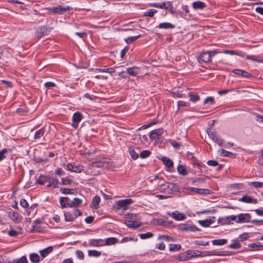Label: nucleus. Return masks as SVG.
<instances>
[{"mask_svg": "<svg viewBox=\"0 0 263 263\" xmlns=\"http://www.w3.org/2000/svg\"><path fill=\"white\" fill-rule=\"evenodd\" d=\"M159 190L160 192L168 195L179 191V188L175 184L167 182L161 184L159 187Z\"/></svg>", "mask_w": 263, "mask_h": 263, "instance_id": "obj_1", "label": "nucleus"}, {"mask_svg": "<svg viewBox=\"0 0 263 263\" xmlns=\"http://www.w3.org/2000/svg\"><path fill=\"white\" fill-rule=\"evenodd\" d=\"M72 8L67 6H61L59 5L57 7H52L47 8L48 11L51 12L54 14H62L65 13L66 12L72 10Z\"/></svg>", "mask_w": 263, "mask_h": 263, "instance_id": "obj_2", "label": "nucleus"}, {"mask_svg": "<svg viewBox=\"0 0 263 263\" xmlns=\"http://www.w3.org/2000/svg\"><path fill=\"white\" fill-rule=\"evenodd\" d=\"M178 229L181 231L196 232L198 231L199 229L195 226L189 223H182L179 225Z\"/></svg>", "mask_w": 263, "mask_h": 263, "instance_id": "obj_3", "label": "nucleus"}, {"mask_svg": "<svg viewBox=\"0 0 263 263\" xmlns=\"http://www.w3.org/2000/svg\"><path fill=\"white\" fill-rule=\"evenodd\" d=\"M50 32V30L47 27V26H42L39 27L36 30L35 34L36 37L40 39L43 36L47 35Z\"/></svg>", "mask_w": 263, "mask_h": 263, "instance_id": "obj_4", "label": "nucleus"}, {"mask_svg": "<svg viewBox=\"0 0 263 263\" xmlns=\"http://www.w3.org/2000/svg\"><path fill=\"white\" fill-rule=\"evenodd\" d=\"M151 6L161 9H164L171 10L173 8L172 3L169 1L164 2L162 3H153Z\"/></svg>", "mask_w": 263, "mask_h": 263, "instance_id": "obj_5", "label": "nucleus"}, {"mask_svg": "<svg viewBox=\"0 0 263 263\" xmlns=\"http://www.w3.org/2000/svg\"><path fill=\"white\" fill-rule=\"evenodd\" d=\"M133 202V200L129 198L119 200L117 203V209L126 210L127 209L128 205L132 204Z\"/></svg>", "mask_w": 263, "mask_h": 263, "instance_id": "obj_6", "label": "nucleus"}, {"mask_svg": "<svg viewBox=\"0 0 263 263\" xmlns=\"http://www.w3.org/2000/svg\"><path fill=\"white\" fill-rule=\"evenodd\" d=\"M237 218L236 223H245L250 222L251 217L249 213H241L237 216Z\"/></svg>", "mask_w": 263, "mask_h": 263, "instance_id": "obj_7", "label": "nucleus"}, {"mask_svg": "<svg viewBox=\"0 0 263 263\" xmlns=\"http://www.w3.org/2000/svg\"><path fill=\"white\" fill-rule=\"evenodd\" d=\"M163 132L164 130L162 128H158L152 130L149 133V138L152 140H158L160 139Z\"/></svg>", "mask_w": 263, "mask_h": 263, "instance_id": "obj_8", "label": "nucleus"}, {"mask_svg": "<svg viewBox=\"0 0 263 263\" xmlns=\"http://www.w3.org/2000/svg\"><path fill=\"white\" fill-rule=\"evenodd\" d=\"M82 119V115L79 112H76L73 114L72 116V126L75 128H77L78 126L79 122L81 121Z\"/></svg>", "mask_w": 263, "mask_h": 263, "instance_id": "obj_9", "label": "nucleus"}, {"mask_svg": "<svg viewBox=\"0 0 263 263\" xmlns=\"http://www.w3.org/2000/svg\"><path fill=\"white\" fill-rule=\"evenodd\" d=\"M104 239H92L88 241V245L92 247H101L105 246Z\"/></svg>", "mask_w": 263, "mask_h": 263, "instance_id": "obj_10", "label": "nucleus"}, {"mask_svg": "<svg viewBox=\"0 0 263 263\" xmlns=\"http://www.w3.org/2000/svg\"><path fill=\"white\" fill-rule=\"evenodd\" d=\"M232 72L243 78H251L253 77L251 74L242 69H235L232 70Z\"/></svg>", "mask_w": 263, "mask_h": 263, "instance_id": "obj_11", "label": "nucleus"}, {"mask_svg": "<svg viewBox=\"0 0 263 263\" xmlns=\"http://www.w3.org/2000/svg\"><path fill=\"white\" fill-rule=\"evenodd\" d=\"M211 54L209 52H203L200 54L198 60L200 63H208L211 60Z\"/></svg>", "mask_w": 263, "mask_h": 263, "instance_id": "obj_12", "label": "nucleus"}, {"mask_svg": "<svg viewBox=\"0 0 263 263\" xmlns=\"http://www.w3.org/2000/svg\"><path fill=\"white\" fill-rule=\"evenodd\" d=\"M238 201L240 202H242L247 203L256 204L258 203V200L257 199H254L252 198L251 196L247 195L242 196L241 198H239L238 199Z\"/></svg>", "mask_w": 263, "mask_h": 263, "instance_id": "obj_13", "label": "nucleus"}, {"mask_svg": "<svg viewBox=\"0 0 263 263\" xmlns=\"http://www.w3.org/2000/svg\"><path fill=\"white\" fill-rule=\"evenodd\" d=\"M191 258L190 250H187L184 252L180 253L177 257V259L180 261H186Z\"/></svg>", "mask_w": 263, "mask_h": 263, "instance_id": "obj_14", "label": "nucleus"}, {"mask_svg": "<svg viewBox=\"0 0 263 263\" xmlns=\"http://www.w3.org/2000/svg\"><path fill=\"white\" fill-rule=\"evenodd\" d=\"M128 152L130 154V156L134 160H136L139 157V153L140 152V149L138 147H129Z\"/></svg>", "mask_w": 263, "mask_h": 263, "instance_id": "obj_15", "label": "nucleus"}, {"mask_svg": "<svg viewBox=\"0 0 263 263\" xmlns=\"http://www.w3.org/2000/svg\"><path fill=\"white\" fill-rule=\"evenodd\" d=\"M193 8L195 10H203L206 7V4L201 1H196L192 4Z\"/></svg>", "mask_w": 263, "mask_h": 263, "instance_id": "obj_16", "label": "nucleus"}, {"mask_svg": "<svg viewBox=\"0 0 263 263\" xmlns=\"http://www.w3.org/2000/svg\"><path fill=\"white\" fill-rule=\"evenodd\" d=\"M172 217L178 221L183 220L185 219L186 216L183 213H179L178 211H176L172 213Z\"/></svg>", "mask_w": 263, "mask_h": 263, "instance_id": "obj_17", "label": "nucleus"}, {"mask_svg": "<svg viewBox=\"0 0 263 263\" xmlns=\"http://www.w3.org/2000/svg\"><path fill=\"white\" fill-rule=\"evenodd\" d=\"M224 52L225 53L230 54L231 55H237L241 57H245L246 55L245 52H243L242 51H240L228 50H225L224 51Z\"/></svg>", "mask_w": 263, "mask_h": 263, "instance_id": "obj_18", "label": "nucleus"}, {"mask_svg": "<svg viewBox=\"0 0 263 263\" xmlns=\"http://www.w3.org/2000/svg\"><path fill=\"white\" fill-rule=\"evenodd\" d=\"M69 198L68 197H62L60 199V203L62 209L68 207L69 204Z\"/></svg>", "mask_w": 263, "mask_h": 263, "instance_id": "obj_19", "label": "nucleus"}, {"mask_svg": "<svg viewBox=\"0 0 263 263\" xmlns=\"http://www.w3.org/2000/svg\"><path fill=\"white\" fill-rule=\"evenodd\" d=\"M59 184V180L55 178H51L48 180V183L47 185L48 187H53V188H57Z\"/></svg>", "mask_w": 263, "mask_h": 263, "instance_id": "obj_20", "label": "nucleus"}, {"mask_svg": "<svg viewBox=\"0 0 263 263\" xmlns=\"http://www.w3.org/2000/svg\"><path fill=\"white\" fill-rule=\"evenodd\" d=\"M82 201L81 199L78 198H74L72 201L69 202V204H68V207L70 208H77L80 204H81Z\"/></svg>", "mask_w": 263, "mask_h": 263, "instance_id": "obj_21", "label": "nucleus"}, {"mask_svg": "<svg viewBox=\"0 0 263 263\" xmlns=\"http://www.w3.org/2000/svg\"><path fill=\"white\" fill-rule=\"evenodd\" d=\"M140 69L137 67H133L127 69V72L130 76H135L139 72Z\"/></svg>", "mask_w": 263, "mask_h": 263, "instance_id": "obj_22", "label": "nucleus"}, {"mask_svg": "<svg viewBox=\"0 0 263 263\" xmlns=\"http://www.w3.org/2000/svg\"><path fill=\"white\" fill-rule=\"evenodd\" d=\"M60 192L63 194H72L74 195L77 193V191L74 189L61 188Z\"/></svg>", "mask_w": 263, "mask_h": 263, "instance_id": "obj_23", "label": "nucleus"}, {"mask_svg": "<svg viewBox=\"0 0 263 263\" xmlns=\"http://www.w3.org/2000/svg\"><path fill=\"white\" fill-rule=\"evenodd\" d=\"M118 241V239L116 237H109L106 239H104L105 246H109L115 245Z\"/></svg>", "mask_w": 263, "mask_h": 263, "instance_id": "obj_24", "label": "nucleus"}, {"mask_svg": "<svg viewBox=\"0 0 263 263\" xmlns=\"http://www.w3.org/2000/svg\"><path fill=\"white\" fill-rule=\"evenodd\" d=\"M158 28L160 29H173L175 25L170 23H162L159 24Z\"/></svg>", "mask_w": 263, "mask_h": 263, "instance_id": "obj_25", "label": "nucleus"}, {"mask_svg": "<svg viewBox=\"0 0 263 263\" xmlns=\"http://www.w3.org/2000/svg\"><path fill=\"white\" fill-rule=\"evenodd\" d=\"M52 247H48L42 250H41L40 252L43 258L47 256L50 252L52 251Z\"/></svg>", "mask_w": 263, "mask_h": 263, "instance_id": "obj_26", "label": "nucleus"}, {"mask_svg": "<svg viewBox=\"0 0 263 263\" xmlns=\"http://www.w3.org/2000/svg\"><path fill=\"white\" fill-rule=\"evenodd\" d=\"M249 247L253 249V250H263V244L260 242L253 243L250 244Z\"/></svg>", "mask_w": 263, "mask_h": 263, "instance_id": "obj_27", "label": "nucleus"}, {"mask_svg": "<svg viewBox=\"0 0 263 263\" xmlns=\"http://www.w3.org/2000/svg\"><path fill=\"white\" fill-rule=\"evenodd\" d=\"M177 171L179 174L185 176L187 174L185 167L182 165H179L177 166Z\"/></svg>", "mask_w": 263, "mask_h": 263, "instance_id": "obj_28", "label": "nucleus"}, {"mask_svg": "<svg viewBox=\"0 0 263 263\" xmlns=\"http://www.w3.org/2000/svg\"><path fill=\"white\" fill-rule=\"evenodd\" d=\"M162 161H163L164 164L166 166V167L168 168L172 167L173 165V161L167 157H163L162 158Z\"/></svg>", "mask_w": 263, "mask_h": 263, "instance_id": "obj_29", "label": "nucleus"}, {"mask_svg": "<svg viewBox=\"0 0 263 263\" xmlns=\"http://www.w3.org/2000/svg\"><path fill=\"white\" fill-rule=\"evenodd\" d=\"M30 260L34 263H38L40 261V256L37 253H32L30 254Z\"/></svg>", "mask_w": 263, "mask_h": 263, "instance_id": "obj_30", "label": "nucleus"}, {"mask_svg": "<svg viewBox=\"0 0 263 263\" xmlns=\"http://www.w3.org/2000/svg\"><path fill=\"white\" fill-rule=\"evenodd\" d=\"M100 198L99 196L96 195L95 196L92 200V205L96 209L99 208V204L100 202Z\"/></svg>", "mask_w": 263, "mask_h": 263, "instance_id": "obj_31", "label": "nucleus"}, {"mask_svg": "<svg viewBox=\"0 0 263 263\" xmlns=\"http://www.w3.org/2000/svg\"><path fill=\"white\" fill-rule=\"evenodd\" d=\"M88 255L89 256L98 257L101 255V252L95 250H88Z\"/></svg>", "mask_w": 263, "mask_h": 263, "instance_id": "obj_32", "label": "nucleus"}, {"mask_svg": "<svg viewBox=\"0 0 263 263\" xmlns=\"http://www.w3.org/2000/svg\"><path fill=\"white\" fill-rule=\"evenodd\" d=\"M212 223L213 221L211 219L199 221V224L203 227H208Z\"/></svg>", "mask_w": 263, "mask_h": 263, "instance_id": "obj_33", "label": "nucleus"}, {"mask_svg": "<svg viewBox=\"0 0 263 263\" xmlns=\"http://www.w3.org/2000/svg\"><path fill=\"white\" fill-rule=\"evenodd\" d=\"M181 246L180 244L171 243L169 245V250L170 251H178L181 250Z\"/></svg>", "mask_w": 263, "mask_h": 263, "instance_id": "obj_34", "label": "nucleus"}, {"mask_svg": "<svg viewBox=\"0 0 263 263\" xmlns=\"http://www.w3.org/2000/svg\"><path fill=\"white\" fill-rule=\"evenodd\" d=\"M64 217L66 221H73L75 219V217L73 216V214L70 212H65Z\"/></svg>", "mask_w": 263, "mask_h": 263, "instance_id": "obj_35", "label": "nucleus"}, {"mask_svg": "<svg viewBox=\"0 0 263 263\" xmlns=\"http://www.w3.org/2000/svg\"><path fill=\"white\" fill-rule=\"evenodd\" d=\"M45 130L44 128H42L35 132L34 136V139H37L42 137L44 134Z\"/></svg>", "mask_w": 263, "mask_h": 263, "instance_id": "obj_36", "label": "nucleus"}, {"mask_svg": "<svg viewBox=\"0 0 263 263\" xmlns=\"http://www.w3.org/2000/svg\"><path fill=\"white\" fill-rule=\"evenodd\" d=\"M227 242V240L225 239H215L212 241V243L214 245L221 246L223 245Z\"/></svg>", "mask_w": 263, "mask_h": 263, "instance_id": "obj_37", "label": "nucleus"}, {"mask_svg": "<svg viewBox=\"0 0 263 263\" xmlns=\"http://www.w3.org/2000/svg\"><path fill=\"white\" fill-rule=\"evenodd\" d=\"M140 37H141L140 34L137 35V36H135L128 37L127 38L125 39V41L127 44H131V43H133L134 42L136 41L137 39H138Z\"/></svg>", "mask_w": 263, "mask_h": 263, "instance_id": "obj_38", "label": "nucleus"}, {"mask_svg": "<svg viewBox=\"0 0 263 263\" xmlns=\"http://www.w3.org/2000/svg\"><path fill=\"white\" fill-rule=\"evenodd\" d=\"M221 156L223 157H227L230 158L235 157L234 154L233 153L226 151L224 149H221Z\"/></svg>", "mask_w": 263, "mask_h": 263, "instance_id": "obj_39", "label": "nucleus"}, {"mask_svg": "<svg viewBox=\"0 0 263 263\" xmlns=\"http://www.w3.org/2000/svg\"><path fill=\"white\" fill-rule=\"evenodd\" d=\"M207 133L209 137L213 140H214L217 137L216 133L211 128H209L207 129Z\"/></svg>", "mask_w": 263, "mask_h": 263, "instance_id": "obj_40", "label": "nucleus"}, {"mask_svg": "<svg viewBox=\"0 0 263 263\" xmlns=\"http://www.w3.org/2000/svg\"><path fill=\"white\" fill-rule=\"evenodd\" d=\"M153 236V234L151 232H147L146 233H142L139 234V237L142 239H145L152 237Z\"/></svg>", "mask_w": 263, "mask_h": 263, "instance_id": "obj_41", "label": "nucleus"}, {"mask_svg": "<svg viewBox=\"0 0 263 263\" xmlns=\"http://www.w3.org/2000/svg\"><path fill=\"white\" fill-rule=\"evenodd\" d=\"M97 70L99 72H108L110 74L115 72V69L114 68H104V69H97Z\"/></svg>", "mask_w": 263, "mask_h": 263, "instance_id": "obj_42", "label": "nucleus"}, {"mask_svg": "<svg viewBox=\"0 0 263 263\" xmlns=\"http://www.w3.org/2000/svg\"><path fill=\"white\" fill-rule=\"evenodd\" d=\"M151 152L147 150L143 151L140 153V156L141 158H146L151 155Z\"/></svg>", "mask_w": 263, "mask_h": 263, "instance_id": "obj_43", "label": "nucleus"}, {"mask_svg": "<svg viewBox=\"0 0 263 263\" xmlns=\"http://www.w3.org/2000/svg\"><path fill=\"white\" fill-rule=\"evenodd\" d=\"M157 12V10L155 9H151L148 10L147 11L144 12V16L152 17L154 14Z\"/></svg>", "mask_w": 263, "mask_h": 263, "instance_id": "obj_44", "label": "nucleus"}, {"mask_svg": "<svg viewBox=\"0 0 263 263\" xmlns=\"http://www.w3.org/2000/svg\"><path fill=\"white\" fill-rule=\"evenodd\" d=\"M190 253L191 258L201 256L202 254V252L197 250L193 251L190 250Z\"/></svg>", "mask_w": 263, "mask_h": 263, "instance_id": "obj_45", "label": "nucleus"}, {"mask_svg": "<svg viewBox=\"0 0 263 263\" xmlns=\"http://www.w3.org/2000/svg\"><path fill=\"white\" fill-rule=\"evenodd\" d=\"M189 97L190 98V100L193 102H196L198 101L200 99L199 96L196 94L190 93Z\"/></svg>", "mask_w": 263, "mask_h": 263, "instance_id": "obj_46", "label": "nucleus"}, {"mask_svg": "<svg viewBox=\"0 0 263 263\" xmlns=\"http://www.w3.org/2000/svg\"><path fill=\"white\" fill-rule=\"evenodd\" d=\"M140 224H138L137 222H135L133 221H128V223L127 224V226L129 228H137L140 227Z\"/></svg>", "mask_w": 263, "mask_h": 263, "instance_id": "obj_47", "label": "nucleus"}, {"mask_svg": "<svg viewBox=\"0 0 263 263\" xmlns=\"http://www.w3.org/2000/svg\"><path fill=\"white\" fill-rule=\"evenodd\" d=\"M204 253L205 254L204 256H211V255H221L222 254L219 253V252H217L216 251H206L204 252Z\"/></svg>", "mask_w": 263, "mask_h": 263, "instance_id": "obj_48", "label": "nucleus"}, {"mask_svg": "<svg viewBox=\"0 0 263 263\" xmlns=\"http://www.w3.org/2000/svg\"><path fill=\"white\" fill-rule=\"evenodd\" d=\"M46 181H47L45 177L40 176L39 179L36 180V183L40 185H44Z\"/></svg>", "mask_w": 263, "mask_h": 263, "instance_id": "obj_49", "label": "nucleus"}, {"mask_svg": "<svg viewBox=\"0 0 263 263\" xmlns=\"http://www.w3.org/2000/svg\"><path fill=\"white\" fill-rule=\"evenodd\" d=\"M250 184L253 185L255 188H261L263 187V182L254 181L250 183Z\"/></svg>", "mask_w": 263, "mask_h": 263, "instance_id": "obj_50", "label": "nucleus"}, {"mask_svg": "<svg viewBox=\"0 0 263 263\" xmlns=\"http://www.w3.org/2000/svg\"><path fill=\"white\" fill-rule=\"evenodd\" d=\"M8 153V149L4 148L0 151V161L6 158V155Z\"/></svg>", "mask_w": 263, "mask_h": 263, "instance_id": "obj_51", "label": "nucleus"}, {"mask_svg": "<svg viewBox=\"0 0 263 263\" xmlns=\"http://www.w3.org/2000/svg\"><path fill=\"white\" fill-rule=\"evenodd\" d=\"M72 182L71 179L68 178H62V184L63 185H70Z\"/></svg>", "mask_w": 263, "mask_h": 263, "instance_id": "obj_52", "label": "nucleus"}, {"mask_svg": "<svg viewBox=\"0 0 263 263\" xmlns=\"http://www.w3.org/2000/svg\"><path fill=\"white\" fill-rule=\"evenodd\" d=\"M84 171V167L81 165H74L73 172L81 173Z\"/></svg>", "mask_w": 263, "mask_h": 263, "instance_id": "obj_53", "label": "nucleus"}, {"mask_svg": "<svg viewBox=\"0 0 263 263\" xmlns=\"http://www.w3.org/2000/svg\"><path fill=\"white\" fill-rule=\"evenodd\" d=\"M246 59L248 60H251L253 61L261 62H263V60H259L256 56L255 55H246Z\"/></svg>", "mask_w": 263, "mask_h": 263, "instance_id": "obj_54", "label": "nucleus"}, {"mask_svg": "<svg viewBox=\"0 0 263 263\" xmlns=\"http://www.w3.org/2000/svg\"><path fill=\"white\" fill-rule=\"evenodd\" d=\"M195 243L198 246H207L209 245V241H204L201 240H196Z\"/></svg>", "mask_w": 263, "mask_h": 263, "instance_id": "obj_55", "label": "nucleus"}, {"mask_svg": "<svg viewBox=\"0 0 263 263\" xmlns=\"http://www.w3.org/2000/svg\"><path fill=\"white\" fill-rule=\"evenodd\" d=\"M9 217L13 220H16L18 218V214L14 212H10Z\"/></svg>", "mask_w": 263, "mask_h": 263, "instance_id": "obj_56", "label": "nucleus"}, {"mask_svg": "<svg viewBox=\"0 0 263 263\" xmlns=\"http://www.w3.org/2000/svg\"><path fill=\"white\" fill-rule=\"evenodd\" d=\"M76 254L77 257L80 259L83 260L84 258V253L82 251L77 250L76 252Z\"/></svg>", "mask_w": 263, "mask_h": 263, "instance_id": "obj_57", "label": "nucleus"}, {"mask_svg": "<svg viewBox=\"0 0 263 263\" xmlns=\"http://www.w3.org/2000/svg\"><path fill=\"white\" fill-rule=\"evenodd\" d=\"M214 102V98L212 97H207L204 101V104H208L210 103L211 104H213Z\"/></svg>", "mask_w": 263, "mask_h": 263, "instance_id": "obj_58", "label": "nucleus"}, {"mask_svg": "<svg viewBox=\"0 0 263 263\" xmlns=\"http://www.w3.org/2000/svg\"><path fill=\"white\" fill-rule=\"evenodd\" d=\"M177 104L178 108H180V107L188 106L189 103L183 101H179L177 102Z\"/></svg>", "mask_w": 263, "mask_h": 263, "instance_id": "obj_59", "label": "nucleus"}, {"mask_svg": "<svg viewBox=\"0 0 263 263\" xmlns=\"http://www.w3.org/2000/svg\"><path fill=\"white\" fill-rule=\"evenodd\" d=\"M240 247V244L237 242L232 243L229 246V248L231 249H239Z\"/></svg>", "mask_w": 263, "mask_h": 263, "instance_id": "obj_60", "label": "nucleus"}, {"mask_svg": "<svg viewBox=\"0 0 263 263\" xmlns=\"http://www.w3.org/2000/svg\"><path fill=\"white\" fill-rule=\"evenodd\" d=\"M21 205L24 208H27L29 206V204L27 201L24 199H22L20 201Z\"/></svg>", "mask_w": 263, "mask_h": 263, "instance_id": "obj_61", "label": "nucleus"}, {"mask_svg": "<svg viewBox=\"0 0 263 263\" xmlns=\"http://www.w3.org/2000/svg\"><path fill=\"white\" fill-rule=\"evenodd\" d=\"M94 218V217L89 216L85 218V221L87 223L90 224L93 221Z\"/></svg>", "mask_w": 263, "mask_h": 263, "instance_id": "obj_62", "label": "nucleus"}, {"mask_svg": "<svg viewBox=\"0 0 263 263\" xmlns=\"http://www.w3.org/2000/svg\"><path fill=\"white\" fill-rule=\"evenodd\" d=\"M208 164L212 166H216L218 165V162L215 160H209L207 162Z\"/></svg>", "mask_w": 263, "mask_h": 263, "instance_id": "obj_63", "label": "nucleus"}, {"mask_svg": "<svg viewBox=\"0 0 263 263\" xmlns=\"http://www.w3.org/2000/svg\"><path fill=\"white\" fill-rule=\"evenodd\" d=\"M254 211L257 215L263 216V208L257 209L254 210Z\"/></svg>", "mask_w": 263, "mask_h": 263, "instance_id": "obj_64", "label": "nucleus"}]
</instances>
